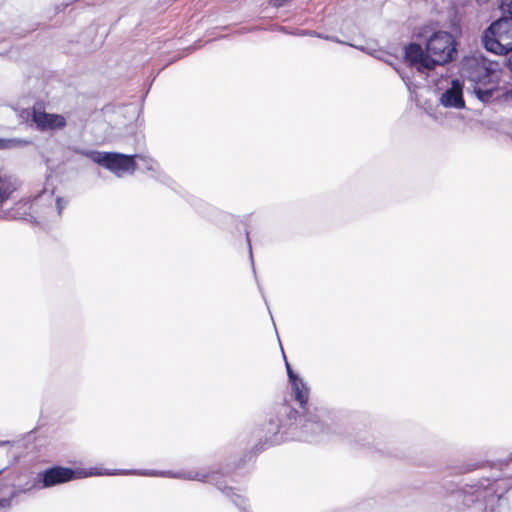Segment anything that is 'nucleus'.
<instances>
[{"label":"nucleus","instance_id":"nucleus-1","mask_svg":"<svg viewBox=\"0 0 512 512\" xmlns=\"http://www.w3.org/2000/svg\"><path fill=\"white\" fill-rule=\"evenodd\" d=\"M497 63L482 55L466 57L462 62V74L472 82L473 91L482 102H489L498 90L499 73Z\"/></svg>","mask_w":512,"mask_h":512},{"label":"nucleus","instance_id":"nucleus-2","mask_svg":"<svg viewBox=\"0 0 512 512\" xmlns=\"http://www.w3.org/2000/svg\"><path fill=\"white\" fill-rule=\"evenodd\" d=\"M484 47L497 55H506L512 51V22L501 18L493 22L484 32Z\"/></svg>","mask_w":512,"mask_h":512},{"label":"nucleus","instance_id":"nucleus-3","mask_svg":"<svg viewBox=\"0 0 512 512\" xmlns=\"http://www.w3.org/2000/svg\"><path fill=\"white\" fill-rule=\"evenodd\" d=\"M426 51L433 68L452 61L456 54V42L453 36L445 31L434 32L426 42Z\"/></svg>","mask_w":512,"mask_h":512},{"label":"nucleus","instance_id":"nucleus-4","mask_svg":"<svg viewBox=\"0 0 512 512\" xmlns=\"http://www.w3.org/2000/svg\"><path fill=\"white\" fill-rule=\"evenodd\" d=\"M85 155L96 164L105 167L118 176L126 172L133 173L137 168L136 155L98 151L86 152Z\"/></svg>","mask_w":512,"mask_h":512},{"label":"nucleus","instance_id":"nucleus-5","mask_svg":"<svg viewBox=\"0 0 512 512\" xmlns=\"http://www.w3.org/2000/svg\"><path fill=\"white\" fill-rule=\"evenodd\" d=\"M91 475H93V473L85 469H72L57 465L39 472L37 481L41 484V487L49 488Z\"/></svg>","mask_w":512,"mask_h":512},{"label":"nucleus","instance_id":"nucleus-6","mask_svg":"<svg viewBox=\"0 0 512 512\" xmlns=\"http://www.w3.org/2000/svg\"><path fill=\"white\" fill-rule=\"evenodd\" d=\"M31 120L40 131L58 130L66 126L65 117L60 114L47 113L43 101H37L32 106Z\"/></svg>","mask_w":512,"mask_h":512},{"label":"nucleus","instance_id":"nucleus-7","mask_svg":"<svg viewBox=\"0 0 512 512\" xmlns=\"http://www.w3.org/2000/svg\"><path fill=\"white\" fill-rule=\"evenodd\" d=\"M405 60L419 71L434 69L428 52L418 43H410L405 47Z\"/></svg>","mask_w":512,"mask_h":512},{"label":"nucleus","instance_id":"nucleus-8","mask_svg":"<svg viewBox=\"0 0 512 512\" xmlns=\"http://www.w3.org/2000/svg\"><path fill=\"white\" fill-rule=\"evenodd\" d=\"M298 411L289 403L284 402L278 406L275 412V419L270 418V424L275 425L274 433H278L283 427L290 426L295 423Z\"/></svg>","mask_w":512,"mask_h":512},{"label":"nucleus","instance_id":"nucleus-9","mask_svg":"<svg viewBox=\"0 0 512 512\" xmlns=\"http://www.w3.org/2000/svg\"><path fill=\"white\" fill-rule=\"evenodd\" d=\"M39 203L37 199L34 200H20L18 201L14 208L13 214L15 217L24 219L29 222H38V218L40 217L39 213Z\"/></svg>","mask_w":512,"mask_h":512},{"label":"nucleus","instance_id":"nucleus-10","mask_svg":"<svg viewBox=\"0 0 512 512\" xmlns=\"http://www.w3.org/2000/svg\"><path fill=\"white\" fill-rule=\"evenodd\" d=\"M441 102L446 107H464L465 102L462 94V85L457 80L453 81L452 86L443 93Z\"/></svg>","mask_w":512,"mask_h":512},{"label":"nucleus","instance_id":"nucleus-11","mask_svg":"<svg viewBox=\"0 0 512 512\" xmlns=\"http://www.w3.org/2000/svg\"><path fill=\"white\" fill-rule=\"evenodd\" d=\"M295 400L303 410H306L309 399V389L300 378L290 381Z\"/></svg>","mask_w":512,"mask_h":512},{"label":"nucleus","instance_id":"nucleus-12","mask_svg":"<svg viewBox=\"0 0 512 512\" xmlns=\"http://www.w3.org/2000/svg\"><path fill=\"white\" fill-rule=\"evenodd\" d=\"M501 9L504 14H508L510 21L512 22V0H503L501 3Z\"/></svg>","mask_w":512,"mask_h":512},{"label":"nucleus","instance_id":"nucleus-13","mask_svg":"<svg viewBox=\"0 0 512 512\" xmlns=\"http://www.w3.org/2000/svg\"><path fill=\"white\" fill-rule=\"evenodd\" d=\"M286 369H287V375H288V378H289V381H292L294 379H296L298 376L293 372L290 364L286 361Z\"/></svg>","mask_w":512,"mask_h":512},{"label":"nucleus","instance_id":"nucleus-14","mask_svg":"<svg viewBox=\"0 0 512 512\" xmlns=\"http://www.w3.org/2000/svg\"><path fill=\"white\" fill-rule=\"evenodd\" d=\"M288 0H269V3L274 7L283 6Z\"/></svg>","mask_w":512,"mask_h":512},{"label":"nucleus","instance_id":"nucleus-15","mask_svg":"<svg viewBox=\"0 0 512 512\" xmlns=\"http://www.w3.org/2000/svg\"><path fill=\"white\" fill-rule=\"evenodd\" d=\"M265 444H266V443H264V444H261V443L257 444V445L253 448V452H254L255 454H256V453L261 452L262 450H264V449H265V447H264V445H265Z\"/></svg>","mask_w":512,"mask_h":512},{"label":"nucleus","instance_id":"nucleus-16","mask_svg":"<svg viewBox=\"0 0 512 512\" xmlns=\"http://www.w3.org/2000/svg\"><path fill=\"white\" fill-rule=\"evenodd\" d=\"M307 421H311V422H314L316 424H320L321 423V417L319 415H316L315 417H311L309 419H307Z\"/></svg>","mask_w":512,"mask_h":512},{"label":"nucleus","instance_id":"nucleus-17","mask_svg":"<svg viewBox=\"0 0 512 512\" xmlns=\"http://www.w3.org/2000/svg\"><path fill=\"white\" fill-rule=\"evenodd\" d=\"M509 53H510V55L507 60V65H508L509 69L512 71V50Z\"/></svg>","mask_w":512,"mask_h":512},{"label":"nucleus","instance_id":"nucleus-18","mask_svg":"<svg viewBox=\"0 0 512 512\" xmlns=\"http://www.w3.org/2000/svg\"><path fill=\"white\" fill-rule=\"evenodd\" d=\"M5 147V140L0 139V149Z\"/></svg>","mask_w":512,"mask_h":512},{"label":"nucleus","instance_id":"nucleus-19","mask_svg":"<svg viewBox=\"0 0 512 512\" xmlns=\"http://www.w3.org/2000/svg\"><path fill=\"white\" fill-rule=\"evenodd\" d=\"M477 1H478V2H480V3H486V2H488V0H477Z\"/></svg>","mask_w":512,"mask_h":512}]
</instances>
